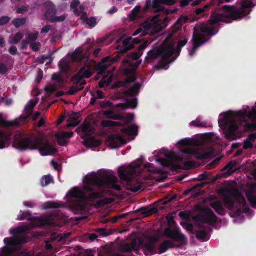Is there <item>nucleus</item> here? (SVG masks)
I'll list each match as a JSON object with an SVG mask.
<instances>
[{"label":"nucleus","mask_w":256,"mask_h":256,"mask_svg":"<svg viewBox=\"0 0 256 256\" xmlns=\"http://www.w3.org/2000/svg\"><path fill=\"white\" fill-rule=\"evenodd\" d=\"M57 88H57L56 86L51 84L48 85L44 88V90L47 93L52 94L54 92L56 91Z\"/></svg>","instance_id":"52"},{"label":"nucleus","mask_w":256,"mask_h":256,"mask_svg":"<svg viewBox=\"0 0 256 256\" xmlns=\"http://www.w3.org/2000/svg\"><path fill=\"white\" fill-rule=\"evenodd\" d=\"M42 6L44 8V16L45 18L50 21V18H52L54 16H56L58 13V10L56 8V5L50 0H47L46 2L42 4Z\"/></svg>","instance_id":"15"},{"label":"nucleus","mask_w":256,"mask_h":256,"mask_svg":"<svg viewBox=\"0 0 256 256\" xmlns=\"http://www.w3.org/2000/svg\"><path fill=\"white\" fill-rule=\"evenodd\" d=\"M192 48L189 50V54L192 56L196 53L198 48L204 44L207 40L205 36L197 32L196 28H194V32L192 38Z\"/></svg>","instance_id":"13"},{"label":"nucleus","mask_w":256,"mask_h":256,"mask_svg":"<svg viewBox=\"0 0 256 256\" xmlns=\"http://www.w3.org/2000/svg\"><path fill=\"white\" fill-rule=\"evenodd\" d=\"M157 160L160 162L163 166L166 168H170L172 166V162L171 160L164 158L158 159Z\"/></svg>","instance_id":"51"},{"label":"nucleus","mask_w":256,"mask_h":256,"mask_svg":"<svg viewBox=\"0 0 256 256\" xmlns=\"http://www.w3.org/2000/svg\"><path fill=\"white\" fill-rule=\"evenodd\" d=\"M222 114H220V116ZM235 117L241 120H246V118L252 120L256 119V108H254L250 111H238L234 114L232 111H228L223 114V118L218 120L220 126L226 130L225 136L228 140H234L236 138V132L238 130V125Z\"/></svg>","instance_id":"4"},{"label":"nucleus","mask_w":256,"mask_h":256,"mask_svg":"<svg viewBox=\"0 0 256 256\" xmlns=\"http://www.w3.org/2000/svg\"><path fill=\"white\" fill-rule=\"evenodd\" d=\"M108 146L112 148H117L121 145L126 144V141L120 135L111 134L107 140Z\"/></svg>","instance_id":"19"},{"label":"nucleus","mask_w":256,"mask_h":256,"mask_svg":"<svg viewBox=\"0 0 256 256\" xmlns=\"http://www.w3.org/2000/svg\"><path fill=\"white\" fill-rule=\"evenodd\" d=\"M136 80V78L134 77H131L124 80L123 81H120L116 84V86L118 88L121 87L126 88L130 85V84L134 82Z\"/></svg>","instance_id":"28"},{"label":"nucleus","mask_w":256,"mask_h":256,"mask_svg":"<svg viewBox=\"0 0 256 256\" xmlns=\"http://www.w3.org/2000/svg\"><path fill=\"white\" fill-rule=\"evenodd\" d=\"M118 124V122L112 120H103L102 122V126L106 128L117 126Z\"/></svg>","instance_id":"46"},{"label":"nucleus","mask_w":256,"mask_h":256,"mask_svg":"<svg viewBox=\"0 0 256 256\" xmlns=\"http://www.w3.org/2000/svg\"><path fill=\"white\" fill-rule=\"evenodd\" d=\"M190 125L196 127L204 128L206 127V124L205 122H202L199 119H196L195 120L192 121L190 123Z\"/></svg>","instance_id":"49"},{"label":"nucleus","mask_w":256,"mask_h":256,"mask_svg":"<svg viewBox=\"0 0 256 256\" xmlns=\"http://www.w3.org/2000/svg\"><path fill=\"white\" fill-rule=\"evenodd\" d=\"M19 126V123L16 120L6 121L1 114V126L10 127Z\"/></svg>","instance_id":"30"},{"label":"nucleus","mask_w":256,"mask_h":256,"mask_svg":"<svg viewBox=\"0 0 256 256\" xmlns=\"http://www.w3.org/2000/svg\"><path fill=\"white\" fill-rule=\"evenodd\" d=\"M118 178L112 174H104L100 176L96 174L88 176L82 190L75 188L70 192L72 198L80 200L74 206L76 212H82L86 208V202H92L103 197L104 189H113L118 191L122 190L120 185L117 184Z\"/></svg>","instance_id":"1"},{"label":"nucleus","mask_w":256,"mask_h":256,"mask_svg":"<svg viewBox=\"0 0 256 256\" xmlns=\"http://www.w3.org/2000/svg\"><path fill=\"white\" fill-rule=\"evenodd\" d=\"M30 47L34 52H38L40 48V44L38 42H34L30 44Z\"/></svg>","instance_id":"59"},{"label":"nucleus","mask_w":256,"mask_h":256,"mask_svg":"<svg viewBox=\"0 0 256 256\" xmlns=\"http://www.w3.org/2000/svg\"><path fill=\"white\" fill-rule=\"evenodd\" d=\"M12 146L21 151L27 150H36L38 149L42 156L52 155L58 152V150L46 141L42 144V140L34 136H26L20 132L14 137Z\"/></svg>","instance_id":"3"},{"label":"nucleus","mask_w":256,"mask_h":256,"mask_svg":"<svg viewBox=\"0 0 256 256\" xmlns=\"http://www.w3.org/2000/svg\"><path fill=\"white\" fill-rule=\"evenodd\" d=\"M60 206L58 203L51 201L46 202L43 204L44 210L58 208H60Z\"/></svg>","instance_id":"33"},{"label":"nucleus","mask_w":256,"mask_h":256,"mask_svg":"<svg viewBox=\"0 0 256 256\" xmlns=\"http://www.w3.org/2000/svg\"><path fill=\"white\" fill-rule=\"evenodd\" d=\"M180 224L184 228L192 233V232L194 227L192 224L184 222H182Z\"/></svg>","instance_id":"50"},{"label":"nucleus","mask_w":256,"mask_h":256,"mask_svg":"<svg viewBox=\"0 0 256 256\" xmlns=\"http://www.w3.org/2000/svg\"><path fill=\"white\" fill-rule=\"evenodd\" d=\"M224 204L230 210H232L234 208L235 202L234 200L232 199L229 196H226L224 198Z\"/></svg>","instance_id":"36"},{"label":"nucleus","mask_w":256,"mask_h":256,"mask_svg":"<svg viewBox=\"0 0 256 256\" xmlns=\"http://www.w3.org/2000/svg\"><path fill=\"white\" fill-rule=\"evenodd\" d=\"M74 135V132H60L55 134V137L57 140L58 144L59 146H65L68 144V141L66 138H70Z\"/></svg>","instance_id":"21"},{"label":"nucleus","mask_w":256,"mask_h":256,"mask_svg":"<svg viewBox=\"0 0 256 256\" xmlns=\"http://www.w3.org/2000/svg\"><path fill=\"white\" fill-rule=\"evenodd\" d=\"M146 248L152 254H154L155 252V246L152 243H148L145 246Z\"/></svg>","instance_id":"54"},{"label":"nucleus","mask_w":256,"mask_h":256,"mask_svg":"<svg viewBox=\"0 0 256 256\" xmlns=\"http://www.w3.org/2000/svg\"><path fill=\"white\" fill-rule=\"evenodd\" d=\"M164 233L170 240H164L160 246L159 254L166 252L170 248H174L176 245L174 242L180 243L178 247L185 244L187 242V238L177 230H172L168 228L164 230Z\"/></svg>","instance_id":"6"},{"label":"nucleus","mask_w":256,"mask_h":256,"mask_svg":"<svg viewBox=\"0 0 256 256\" xmlns=\"http://www.w3.org/2000/svg\"><path fill=\"white\" fill-rule=\"evenodd\" d=\"M133 248L132 246L128 244L124 246L123 250L124 252L131 253L132 252Z\"/></svg>","instance_id":"64"},{"label":"nucleus","mask_w":256,"mask_h":256,"mask_svg":"<svg viewBox=\"0 0 256 256\" xmlns=\"http://www.w3.org/2000/svg\"><path fill=\"white\" fill-rule=\"evenodd\" d=\"M108 68V64H98L96 66V70L98 71V74H102L106 72Z\"/></svg>","instance_id":"45"},{"label":"nucleus","mask_w":256,"mask_h":256,"mask_svg":"<svg viewBox=\"0 0 256 256\" xmlns=\"http://www.w3.org/2000/svg\"><path fill=\"white\" fill-rule=\"evenodd\" d=\"M240 4L239 9L234 6L226 5L222 8V13L212 12L208 23L201 24L200 27V32L214 36L218 32V28L214 25L221 22L230 24L234 20H240L250 13L251 11L248 9L255 6L250 0H240Z\"/></svg>","instance_id":"2"},{"label":"nucleus","mask_w":256,"mask_h":256,"mask_svg":"<svg viewBox=\"0 0 256 256\" xmlns=\"http://www.w3.org/2000/svg\"><path fill=\"white\" fill-rule=\"evenodd\" d=\"M82 132L85 133L87 136L92 135L94 133V130L90 124H86L82 128Z\"/></svg>","instance_id":"40"},{"label":"nucleus","mask_w":256,"mask_h":256,"mask_svg":"<svg viewBox=\"0 0 256 256\" xmlns=\"http://www.w3.org/2000/svg\"><path fill=\"white\" fill-rule=\"evenodd\" d=\"M66 18V16L64 15L56 16H54L52 18H50V21L52 23L54 22H64Z\"/></svg>","instance_id":"48"},{"label":"nucleus","mask_w":256,"mask_h":256,"mask_svg":"<svg viewBox=\"0 0 256 256\" xmlns=\"http://www.w3.org/2000/svg\"><path fill=\"white\" fill-rule=\"evenodd\" d=\"M142 42V39L139 38H132V37H128L124 40L123 46L119 51L120 54H124L134 48V44H138Z\"/></svg>","instance_id":"18"},{"label":"nucleus","mask_w":256,"mask_h":256,"mask_svg":"<svg viewBox=\"0 0 256 256\" xmlns=\"http://www.w3.org/2000/svg\"><path fill=\"white\" fill-rule=\"evenodd\" d=\"M172 50L170 48H166L163 44L160 47L154 48L148 52L144 63H153L160 58L169 63L174 60V58H172Z\"/></svg>","instance_id":"9"},{"label":"nucleus","mask_w":256,"mask_h":256,"mask_svg":"<svg viewBox=\"0 0 256 256\" xmlns=\"http://www.w3.org/2000/svg\"><path fill=\"white\" fill-rule=\"evenodd\" d=\"M224 2V0H211L209 4L210 6L216 5L220 6Z\"/></svg>","instance_id":"61"},{"label":"nucleus","mask_w":256,"mask_h":256,"mask_svg":"<svg viewBox=\"0 0 256 256\" xmlns=\"http://www.w3.org/2000/svg\"><path fill=\"white\" fill-rule=\"evenodd\" d=\"M200 230L196 231V236L198 240L201 242L208 240L210 238V232L212 230V228L208 226H204L200 223L197 224Z\"/></svg>","instance_id":"16"},{"label":"nucleus","mask_w":256,"mask_h":256,"mask_svg":"<svg viewBox=\"0 0 256 256\" xmlns=\"http://www.w3.org/2000/svg\"><path fill=\"white\" fill-rule=\"evenodd\" d=\"M176 3V0H147L146 1L144 10L148 12L150 9L152 8L154 12H160L165 10V7L162 4L170 6Z\"/></svg>","instance_id":"12"},{"label":"nucleus","mask_w":256,"mask_h":256,"mask_svg":"<svg viewBox=\"0 0 256 256\" xmlns=\"http://www.w3.org/2000/svg\"><path fill=\"white\" fill-rule=\"evenodd\" d=\"M68 122H70L68 125V127H76L78 126L80 123L77 118L73 117H70Z\"/></svg>","instance_id":"47"},{"label":"nucleus","mask_w":256,"mask_h":256,"mask_svg":"<svg viewBox=\"0 0 256 256\" xmlns=\"http://www.w3.org/2000/svg\"><path fill=\"white\" fill-rule=\"evenodd\" d=\"M28 229L24 227H18L11 230L10 233L14 238H6L4 242L6 246L1 248V256H32L29 252H22L15 255V252L20 248L21 244L27 242L26 239L22 236V234H26Z\"/></svg>","instance_id":"5"},{"label":"nucleus","mask_w":256,"mask_h":256,"mask_svg":"<svg viewBox=\"0 0 256 256\" xmlns=\"http://www.w3.org/2000/svg\"><path fill=\"white\" fill-rule=\"evenodd\" d=\"M210 206L220 216H224L226 215V210L224 208L223 204L222 202L218 200L210 202Z\"/></svg>","instance_id":"23"},{"label":"nucleus","mask_w":256,"mask_h":256,"mask_svg":"<svg viewBox=\"0 0 256 256\" xmlns=\"http://www.w3.org/2000/svg\"><path fill=\"white\" fill-rule=\"evenodd\" d=\"M144 168H147L148 170L153 174L156 172V170L154 168V164H152L147 162L144 165Z\"/></svg>","instance_id":"55"},{"label":"nucleus","mask_w":256,"mask_h":256,"mask_svg":"<svg viewBox=\"0 0 256 256\" xmlns=\"http://www.w3.org/2000/svg\"><path fill=\"white\" fill-rule=\"evenodd\" d=\"M58 67L63 72H67L70 70V66L66 60H62L58 63Z\"/></svg>","instance_id":"37"},{"label":"nucleus","mask_w":256,"mask_h":256,"mask_svg":"<svg viewBox=\"0 0 256 256\" xmlns=\"http://www.w3.org/2000/svg\"><path fill=\"white\" fill-rule=\"evenodd\" d=\"M148 45V42L146 41L142 44L136 52L129 54L126 58L123 60L124 66H130L134 70H136L142 61L138 60L144 54V50Z\"/></svg>","instance_id":"10"},{"label":"nucleus","mask_w":256,"mask_h":256,"mask_svg":"<svg viewBox=\"0 0 256 256\" xmlns=\"http://www.w3.org/2000/svg\"><path fill=\"white\" fill-rule=\"evenodd\" d=\"M18 220H32V217L30 212H22V214L18 218Z\"/></svg>","instance_id":"53"},{"label":"nucleus","mask_w":256,"mask_h":256,"mask_svg":"<svg viewBox=\"0 0 256 256\" xmlns=\"http://www.w3.org/2000/svg\"><path fill=\"white\" fill-rule=\"evenodd\" d=\"M80 19L82 20L84 24H88L90 28H94L96 24V20L94 17L88 18L87 14L83 12L80 16Z\"/></svg>","instance_id":"24"},{"label":"nucleus","mask_w":256,"mask_h":256,"mask_svg":"<svg viewBox=\"0 0 256 256\" xmlns=\"http://www.w3.org/2000/svg\"><path fill=\"white\" fill-rule=\"evenodd\" d=\"M80 88H78L77 86H72L70 87L69 90L67 92V94L70 95H74L80 91L84 89V86H80Z\"/></svg>","instance_id":"42"},{"label":"nucleus","mask_w":256,"mask_h":256,"mask_svg":"<svg viewBox=\"0 0 256 256\" xmlns=\"http://www.w3.org/2000/svg\"><path fill=\"white\" fill-rule=\"evenodd\" d=\"M197 224H216L218 218L214 212L210 208H204L202 214L196 216L194 218Z\"/></svg>","instance_id":"11"},{"label":"nucleus","mask_w":256,"mask_h":256,"mask_svg":"<svg viewBox=\"0 0 256 256\" xmlns=\"http://www.w3.org/2000/svg\"><path fill=\"white\" fill-rule=\"evenodd\" d=\"M126 104L128 108L134 109L138 106V100L137 98L127 99L126 100Z\"/></svg>","instance_id":"34"},{"label":"nucleus","mask_w":256,"mask_h":256,"mask_svg":"<svg viewBox=\"0 0 256 256\" xmlns=\"http://www.w3.org/2000/svg\"><path fill=\"white\" fill-rule=\"evenodd\" d=\"M92 76V74L90 70L82 68L72 78V81L74 84L79 85V86H84L86 82L82 79L84 78H88Z\"/></svg>","instance_id":"14"},{"label":"nucleus","mask_w":256,"mask_h":256,"mask_svg":"<svg viewBox=\"0 0 256 256\" xmlns=\"http://www.w3.org/2000/svg\"><path fill=\"white\" fill-rule=\"evenodd\" d=\"M86 146L90 147H94L99 146L100 142L96 140L94 138H90L86 140Z\"/></svg>","instance_id":"39"},{"label":"nucleus","mask_w":256,"mask_h":256,"mask_svg":"<svg viewBox=\"0 0 256 256\" xmlns=\"http://www.w3.org/2000/svg\"><path fill=\"white\" fill-rule=\"evenodd\" d=\"M82 50L80 48L76 50L72 54V58L74 61L80 62L82 60Z\"/></svg>","instance_id":"31"},{"label":"nucleus","mask_w":256,"mask_h":256,"mask_svg":"<svg viewBox=\"0 0 256 256\" xmlns=\"http://www.w3.org/2000/svg\"><path fill=\"white\" fill-rule=\"evenodd\" d=\"M140 6H136L132 11L131 14L130 16V18L132 20H135L136 19V18L138 16V14L140 12Z\"/></svg>","instance_id":"44"},{"label":"nucleus","mask_w":256,"mask_h":256,"mask_svg":"<svg viewBox=\"0 0 256 256\" xmlns=\"http://www.w3.org/2000/svg\"><path fill=\"white\" fill-rule=\"evenodd\" d=\"M140 88V84L138 82H135L133 86L125 90L123 94L126 96L133 98L138 95Z\"/></svg>","instance_id":"22"},{"label":"nucleus","mask_w":256,"mask_h":256,"mask_svg":"<svg viewBox=\"0 0 256 256\" xmlns=\"http://www.w3.org/2000/svg\"><path fill=\"white\" fill-rule=\"evenodd\" d=\"M112 103L109 100H104V102H100V106L102 108H106L110 107Z\"/></svg>","instance_id":"63"},{"label":"nucleus","mask_w":256,"mask_h":256,"mask_svg":"<svg viewBox=\"0 0 256 256\" xmlns=\"http://www.w3.org/2000/svg\"><path fill=\"white\" fill-rule=\"evenodd\" d=\"M184 153L192 156L198 160H207L211 156V154L209 152L206 151L200 152L192 148L186 149Z\"/></svg>","instance_id":"20"},{"label":"nucleus","mask_w":256,"mask_h":256,"mask_svg":"<svg viewBox=\"0 0 256 256\" xmlns=\"http://www.w3.org/2000/svg\"><path fill=\"white\" fill-rule=\"evenodd\" d=\"M26 22V19L24 18H16L12 20V24L16 28H18Z\"/></svg>","instance_id":"41"},{"label":"nucleus","mask_w":256,"mask_h":256,"mask_svg":"<svg viewBox=\"0 0 256 256\" xmlns=\"http://www.w3.org/2000/svg\"><path fill=\"white\" fill-rule=\"evenodd\" d=\"M198 0H182L180 2V6L186 7L190 4L192 6L198 5Z\"/></svg>","instance_id":"35"},{"label":"nucleus","mask_w":256,"mask_h":256,"mask_svg":"<svg viewBox=\"0 0 256 256\" xmlns=\"http://www.w3.org/2000/svg\"><path fill=\"white\" fill-rule=\"evenodd\" d=\"M52 182H54V180L52 176L50 175L45 176L40 180V184L43 187L48 186Z\"/></svg>","instance_id":"32"},{"label":"nucleus","mask_w":256,"mask_h":256,"mask_svg":"<svg viewBox=\"0 0 256 256\" xmlns=\"http://www.w3.org/2000/svg\"><path fill=\"white\" fill-rule=\"evenodd\" d=\"M38 32H36L35 33L30 34L28 35V40L29 42H34L38 38Z\"/></svg>","instance_id":"58"},{"label":"nucleus","mask_w":256,"mask_h":256,"mask_svg":"<svg viewBox=\"0 0 256 256\" xmlns=\"http://www.w3.org/2000/svg\"><path fill=\"white\" fill-rule=\"evenodd\" d=\"M195 165V162L194 161H186L184 164V166L187 170L192 168Z\"/></svg>","instance_id":"60"},{"label":"nucleus","mask_w":256,"mask_h":256,"mask_svg":"<svg viewBox=\"0 0 256 256\" xmlns=\"http://www.w3.org/2000/svg\"><path fill=\"white\" fill-rule=\"evenodd\" d=\"M210 5L206 4L202 8H197L196 10V16L194 18V20H191V18L186 16H182L178 20L170 30L168 35L166 38V41H170L174 39L177 36L176 35L179 31H180L182 27V26L185 23L188 22H194L198 20L199 18L198 16L201 15L210 8Z\"/></svg>","instance_id":"8"},{"label":"nucleus","mask_w":256,"mask_h":256,"mask_svg":"<svg viewBox=\"0 0 256 256\" xmlns=\"http://www.w3.org/2000/svg\"><path fill=\"white\" fill-rule=\"evenodd\" d=\"M52 80L54 81H56L59 84H63L65 82L64 78L58 73H54L52 75Z\"/></svg>","instance_id":"43"},{"label":"nucleus","mask_w":256,"mask_h":256,"mask_svg":"<svg viewBox=\"0 0 256 256\" xmlns=\"http://www.w3.org/2000/svg\"><path fill=\"white\" fill-rule=\"evenodd\" d=\"M236 162L231 161L223 168L222 171L225 170L226 169H228L229 170L232 171L233 168L236 166Z\"/></svg>","instance_id":"56"},{"label":"nucleus","mask_w":256,"mask_h":256,"mask_svg":"<svg viewBox=\"0 0 256 256\" xmlns=\"http://www.w3.org/2000/svg\"><path fill=\"white\" fill-rule=\"evenodd\" d=\"M253 147L252 143L249 140L248 138L244 140L243 145V148L244 150H248L252 148Z\"/></svg>","instance_id":"57"},{"label":"nucleus","mask_w":256,"mask_h":256,"mask_svg":"<svg viewBox=\"0 0 256 256\" xmlns=\"http://www.w3.org/2000/svg\"><path fill=\"white\" fill-rule=\"evenodd\" d=\"M28 9H29L28 6H22L20 8H18L16 10V13H18V14H23L25 12L28 11Z\"/></svg>","instance_id":"62"},{"label":"nucleus","mask_w":256,"mask_h":256,"mask_svg":"<svg viewBox=\"0 0 256 256\" xmlns=\"http://www.w3.org/2000/svg\"><path fill=\"white\" fill-rule=\"evenodd\" d=\"M122 132L130 136H136L138 134V127L135 124L132 125L122 128Z\"/></svg>","instance_id":"25"},{"label":"nucleus","mask_w":256,"mask_h":256,"mask_svg":"<svg viewBox=\"0 0 256 256\" xmlns=\"http://www.w3.org/2000/svg\"><path fill=\"white\" fill-rule=\"evenodd\" d=\"M36 104V102L31 100L30 102L26 105L24 109L25 112L32 115V110Z\"/></svg>","instance_id":"38"},{"label":"nucleus","mask_w":256,"mask_h":256,"mask_svg":"<svg viewBox=\"0 0 256 256\" xmlns=\"http://www.w3.org/2000/svg\"><path fill=\"white\" fill-rule=\"evenodd\" d=\"M136 168L132 166L128 167L122 166L118 169L119 177L126 182L128 189L134 192H138L142 186V183L132 178L136 174Z\"/></svg>","instance_id":"7"},{"label":"nucleus","mask_w":256,"mask_h":256,"mask_svg":"<svg viewBox=\"0 0 256 256\" xmlns=\"http://www.w3.org/2000/svg\"><path fill=\"white\" fill-rule=\"evenodd\" d=\"M198 141L195 139L184 138L178 142V144L181 146H198Z\"/></svg>","instance_id":"26"},{"label":"nucleus","mask_w":256,"mask_h":256,"mask_svg":"<svg viewBox=\"0 0 256 256\" xmlns=\"http://www.w3.org/2000/svg\"><path fill=\"white\" fill-rule=\"evenodd\" d=\"M246 197L254 208H256V194L253 191L248 192L246 194Z\"/></svg>","instance_id":"29"},{"label":"nucleus","mask_w":256,"mask_h":256,"mask_svg":"<svg viewBox=\"0 0 256 256\" xmlns=\"http://www.w3.org/2000/svg\"><path fill=\"white\" fill-rule=\"evenodd\" d=\"M4 132L1 130V150L9 146L11 143V138L10 136H4Z\"/></svg>","instance_id":"27"},{"label":"nucleus","mask_w":256,"mask_h":256,"mask_svg":"<svg viewBox=\"0 0 256 256\" xmlns=\"http://www.w3.org/2000/svg\"><path fill=\"white\" fill-rule=\"evenodd\" d=\"M188 40L186 37H178V44H177V47L176 48H174L175 44L172 43L170 44H166V42H164V46L166 48H170L172 49V56L174 54H176L178 56L180 55V52L182 50V49L183 47H184L188 43Z\"/></svg>","instance_id":"17"}]
</instances>
